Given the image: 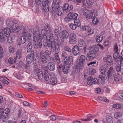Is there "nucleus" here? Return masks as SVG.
Segmentation results:
<instances>
[{"mask_svg": "<svg viewBox=\"0 0 123 123\" xmlns=\"http://www.w3.org/2000/svg\"><path fill=\"white\" fill-rule=\"evenodd\" d=\"M90 50L87 53L88 56L86 59L90 60L94 59L98 56L97 52L98 51V49L96 47H91Z\"/></svg>", "mask_w": 123, "mask_h": 123, "instance_id": "f257e3e1", "label": "nucleus"}, {"mask_svg": "<svg viewBox=\"0 0 123 123\" xmlns=\"http://www.w3.org/2000/svg\"><path fill=\"white\" fill-rule=\"evenodd\" d=\"M57 41L58 42V40L55 38L54 39V41H52L50 43H47V44L49 47H51L52 51L59 52L60 49L59 45L56 43Z\"/></svg>", "mask_w": 123, "mask_h": 123, "instance_id": "f03ea898", "label": "nucleus"}, {"mask_svg": "<svg viewBox=\"0 0 123 123\" xmlns=\"http://www.w3.org/2000/svg\"><path fill=\"white\" fill-rule=\"evenodd\" d=\"M42 1L43 9L45 12H48L49 9V7L51 4V0H40Z\"/></svg>", "mask_w": 123, "mask_h": 123, "instance_id": "7ed1b4c3", "label": "nucleus"}, {"mask_svg": "<svg viewBox=\"0 0 123 123\" xmlns=\"http://www.w3.org/2000/svg\"><path fill=\"white\" fill-rule=\"evenodd\" d=\"M83 15L89 18H93L96 16L95 12H90L87 9L83 10Z\"/></svg>", "mask_w": 123, "mask_h": 123, "instance_id": "20e7f679", "label": "nucleus"}, {"mask_svg": "<svg viewBox=\"0 0 123 123\" xmlns=\"http://www.w3.org/2000/svg\"><path fill=\"white\" fill-rule=\"evenodd\" d=\"M116 74L115 70L112 67H111L109 69L107 72V77L109 81L113 80L114 75Z\"/></svg>", "mask_w": 123, "mask_h": 123, "instance_id": "39448f33", "label": "nucleus"}, {"mask_svg": "<svg viewBox=\"0 0 123 123\" xmlns=\"http://www.w3.org/2000/svg\"><path fill=\"white\" fill-rule=\"evenodd\" d=\"M62 62L65 66L68 65H69L68 67L71 66L73 63L72 56H70L64 58L62 60Z\"/></svg>", "mask_w": 123, "mask_h": 123, "instance_id": "423d86ee", "label": "nucleus"}, {"mask_svg": "<svg viewBox=\"0 0 123 123\" xmlns=\"http://www.w3.org/2000/svg\"><path fill=\"white\" fill-rule=\"evenodd\" d=\"M3 31L5 36L7 38V41L8 43L10 44L12 43L13 41L12 37L10 36V33L9 29L8 28H5L3 30Z\"/></svg>", "mask_w": 123, "mask_h": 123, "instance_id": "0eeeda50", "label": "nucleus"}, {"mask_svg": "<svg viewBox=\"0 0 123 123\" xmlns=\"http://www.w3.org/2000/svg\"><path fill=\"white\" fill-rule=\"evenodd\" d=\"M40 56L41 60L43 63H46L48 62V59L45 55L44 52L42 50L40 51Z\"/></svg>", "mask_w": 123, "mask_h": 123, "instance_id": "6e6552de", "label": "nucleus"}, {"mask_svg": "<svg viewBox=\"0 0 123 123\" xmlns=\"http://www.w3.org/2000/svg\"><path fill=\"white\" fill-rule=\"evenodd\" d=\"M68 32L65 30H63L60 36V38L61 42H64L65 39H67L69 37Z\"/></svg>", "mask_w": 123, "mask_h": 123, "instance_id": "1a4fd4ad", "label": "nucleus"}, {"mask_svg": "<svg viewBox=\"0 0 123 123\" xmlns=\"http://www.w3.org/2000/svg\"><path fill=\"white\" fill-rule=\"evenodd\" d=\"M104 61L107 63V65H112L113 64L112 57L110 55H108L105 57L103 59Z\"/></svg>", "mask_w": 123, "mask_h": 123, "instance_id": "9d476101", "label": "nucleus"}, {"mask_svg": "<svg viewBox=\"0 0 123 123\" xmlns=\"http://www.w3.org/2000/svg\"><path fill=\"white\" fill-rule=\"evenodd\" d=\"M77 40V37L75 34L73 33L71 34L69 37V42L71 44L74 43Z\"/></svg>", "mask_w": 123, "mask_h": 123, "instance_id": "9b49d317", "label": "nucleus"}, {"mask_svg": "<svg viewBox=\"0 0 123 123\" xmlns=\"http://www.w3.org/2000/svg\"><path fill=\"white\" fill-rule=\"evenodd\" d=\"M52 10L53 11L56 12L58 16L62 15L63 10L62 7L61 6L59 7L53 9Z\"/></svg>", "mask_w": 123, "mask_h": 123, "instance_id": "f8f14e48", "label": "nucleus"}, {"mask_svg": "<svg viewBox=\"0 0 123 123\" xmlns=\"http://www.w3.org/2000/svg\"><path fill=\"white\" fill-rule=\"evenodd\" d=\"M85 59V57L84 55H81L80 58L79 62V65L80 66H81V69L83 68H84V65L86 64Z\"/></svg>", "mask_w": 123, "mask_h": 123, "instance_id": "ddd939ff", "label": "nucleus"}, {"mask_svg": "<svg viewBox=\"0 0 123 123\" xmlns=\"http://www.w3.org/2000/svg\"><path fill=\"white\" fill-rule=\"evenodd\" d=\"M80 48H79V47L75 45L73 47L72 51L73 54L74 55H77L79 53L81 49Z\"/></svg>", "mask_w": 123, "mask_h": 123, "instance_id": "4468645a", "label": "nucleus"}, {"mask_svg": "<svg viewBox=\"0 0 123 123\" xmlns=\"http://www.w3.org/2000/svg\"><path fill=\"white\" fill-rule=\"evenodd\" d=\"M113 56L115 61L117 62H118L120 59V56L118 52H114L113 54Z\"/></svg>", "mask_w": 123, "mask_h": 123, "instance_id": "2eb2a0df", "label": "nucleus"}, {"mask_svg": "<svg viewBox=\"0 0 123 123\" xmlns=\"http://www.w3.org/2000/svg\"><path fill=\"white\" fill-rule=\"evenodd\" d=\"M47 67L49 70L51 71H53L55 68V64L53 62H49L47 65Z\"/></svg>", "mask_w": 123, "mask_h": 123, "instance_id": "dca6fc26", "label": "nucleus"}, {"mask_svg": "<svg viewBox=\"0 0 123 123\" xmlns=\"http://www.w3.org/2000/svg\"><path fill=\"white\" fill-rule=\"evenodd\" d=\"M60 2V0H54L51 6L52 9L59 7Z\"/></svg>", "mask_w": 123, "mask_h": 123, "instance_id": "f3484780", "label": "nucleus"}, {"mask_svg": "<svg viewBox=\"0 0 123 123\" xmlns=\"http://www.w3.org/2000/svg\"><path fill=\"white\" fill-rule=\"evenodd\" d=\"M62 7L63 10H66V12H68L72 9L73 8V6L71 5L69 6L68 4L66 3L64 4Z\"/></svg>", "mask_w": 123, "mask_h": 123, "instance_id": "a211bd4d", "label": "nucleus"}, {"mask_svg": "<svg viewBox=\"0 0 123 123\" xmlns=\"http://www.w3.org/2000/svg\"><path fill=\"white\" fill-rule=\"evenodd\" d=\"M8 28H8L10 31V32L12 33L14 32V31H16V29L17 27L16 26L14 27V25H13L11 23H8Z\"/></svg>", "mask_w": 123, "mask_h": 123, "instance_id": "6ab92c4d", "label": "nucleus"}, {"mask_svg": "<svg viewBox=\"0 0 123 123\" xmlns=\"http://www.w3.org/2000/svg\"><path fill=\"white\" fill-rule=\"evenodd\" d=\"M108 68V66L107 64H105L101 66L99 69L101 73L102 74H104Z\"/></svg>", "mask_w": 123, "mask_h": 123, "instance_id": "aec40b11", "label": "nucleus"}, {"mask_svg": "<svg viewBox=\"0 0 123 123\" xmlns=\"http://www.w3.org/2000/svg\"><path fill=\"white\" fill-rule=\"evenodd\" d=\"M5 38L4 33L2 32H0V43L1 44L4 43L5 41Z\"/></svg>", "mask_w": 123, "mask_h": 123, "instance_id": "412c9836", "label": "nucleus"}, {"mask_svg": "<svg viewBox=\"0 0 123 123\" xmlns=\"http://www.w3.org/2000/svg\"><path fill=\"white\" fill-rule=\"evenodd\" d=\"M93 79L92 76L89 77L87 79V82L88 84L90 86L92 85L93 84Z\"/></svg>", "mask_w": 123, "mask_h": 123, "instance_id": "4be33fe9", "label": "nucleus"}, {"mask_svg": "<svg viewBox=\"0 0 123 123\" xmlns=\"http://www.w3.org/2000/svg\"><path fill=\"white\" fill-rule=\"evenodd\" d=\"M32 46V42L30 41L27 46V50L28 52H29L31 51Z\"/></svg>", "mask_w": 123, "mask_h": 123, "instance_id": "5701e85b", "label": "nucleus"}, {"mask_svg": "<svg viewBox=\"0 0 123 123\" xmlns=\"http://www.w3.org/2000/svg\"><path fill=\"white\" fill-rule=\"evenodd\" d=\"M78 44L79 47H82L85 45V43L83 39H80L78 40Z\"/></svg>", "mask_w": 123, "mask_h": 123, "instance_id": "b1692460", "label": "nucleus"}, {"mask_svg": "<svg viewBox=\"0 0 123 123\" xmlns=\"http://www.w3.org/2000/svg\"><path fill=\"white\" fill-rule=\"evenodd\" d=\"M53 36V33H51L49 36H48L47 35L46 36V37H45L44 38H45V39L47 40V41L49 42L51 41L52 38L53 39H55V38H54L53 37H52Z\"/></svg>", "mask_w": 123, "mask_h": 123, "instance_id": "393cba45", "label": "nucleus"}, {"mask_svg": "<svg viewBox=\"0 0 123 123\" xmlns=\"http://www.w3.org/2000/svg\"><path fill=\"white\" fill-rule=\"evenodd\" d=\"M114 81L116 82H117L120 80V77L119 74H116L114 76Z\"/></svg>", "mask_w": 123, "mask_h": 123, "instance_id": "a878e982", "label": "nucleus"}, {"mask_svg": "<svg viewBox=\"0 0 123 123\" xmlns=\"http://www.w3.org/2000/svg\"><path fill=\"white\" fill-rule=\"evenodd\" d=\"M103 37L100 35H98L96 36V41L98 43L101 42L103 40Z\"/></svg>", "mask_w": 123, "mask_h": 123, "instance_id": "bb28decb", "label": "nucleus"}, {"mask_svg": "<svg viewBox=\"0 0 123 123\" xmlns=\"http://www.w3.org/2000/svg\"><path fill=\"white\" fill-rule=\"evenodd\" d=\"M37 74L38 77L40 80H41L43 78V74L41 70L40 69H38L37 72Z\"/></svg>", "mask_w": 123, "mask_h": 123, "instance_id": "cd10ccee", "label": "nucleus"}, {"mask_svg": "<svg viewBox=\"0 0 123 123\" xmlns=\"http://www.w3.org/2000/svg\"><path fill=\"white\" fill-rule=\"evenodd\" d=\"M123 64V63L120 62V65L118 64L116 66V68L117 71L118 72H122V64Z\"/></svg>", "mask_w": 123, "mask_h": 123, "instance_id": "c85d7f7f", "label": "nucleus"}, {"mask_svg": "<svg viewBox=\"0 0 123 123\" xmlns=\"http://www.w3.org/2000/svg\"><path fill=\"white\" fill-rule=\"evenodd\" d=\"M50 83L52 85H54L57 83L56 80L55 78L52 77L49 79Z\"/></svg>", "mask_w": 123, "mask_h": 123, "instance_id": "c756f323", "label": "nucleus"}, {"mask_svg": "<svg viewBox=\"0 0 123 123\" xmlns=\"http://www.w3.org/2000/svg\"><path fill=\"white\" fill-rule=\"evenodd\" d=\"M41 35L44 38L46 37L47 34H48L46 31L45 29H42L41 31Z\"/></svg>", "mask_w": 123, "mask_h": 123, "instance_id": "7c9ffc66", "label": "nucleus"}, {"mask_svg": "<svg viewBox=\"0 0 123 123\" xmlns=\"http://www.w3.org/2000/svg\"><path fill=\"white\" fill-rule=\"evenodd\" d=\"M81 66H80L78 64H76L75 65V68L74 70L75 72L76 73H79L80 72V69L82 70L83 68H80Z\"/></svg>", "mask_w": 123, "mask_h": 123, "instance_id": "2f4dec72", "label": "nucleus"}, {"mask_svg": "<svg viewBox=\"0 0 123 123\" xmlns=\"http://www.w3.org/2000/svg\"><path fill=\"white\" fill-rule=\"evenodd\" d=\"M83 30L84 31H86L87 33L88 34V32L91 30V28L88 26H83L82 27Z\"/></svg>", "mask_w": 123, "mask_h": 123, "instance_id": "473e14b6", "label": "nucleus"}, {"mask_svg": "<svg viewBox=\"0 0 123 123\" xmlns=\"http://www.w3.org/2000/svg\"><path fill=\"white\" fill-rule=\"evenodd\" d=\"M24 67L25 69V72L28 73L29 71L30 70V65L28 64H26L24 65Z\"/></svg>", "mask_w": 123, "mask_h": 123, "instance_id": "72a5a7b5", "label": "nucleus"}, {"mask_svg": "<svg viewBox=\"0 0 123 123\" xmlns=\"http://www.w3.org/2000/svg\"><path fill=\"white\" fill-rule=\"evenodd\" d=\"M21 52L20 50H17L16 52V56L15 57L16 59H20L21 56Z\"/></svg>", "mask_w": 123, "mask_h": 123, "instance_id": "f704fd0d", "label": "nucleus"}, {"mask_svg": "<svg viewBox=\"0 0 123 123\" xmlns=\"http://www.w3.org/2000/svg\"><path fill=\"white\" fill-rule=\"evenodd\" d=\"M55 59L56 62L58 63L60 62V59L59 55L58 54V52L55 53Z\"/></svg>", "mask_w": 123, "mask_h": 123, "instance_id": "c9c22d12", "label": "nucleus"}, {"mask_svg": "<svg viewBox=\"0 0 123 123\" xmlns=\"http://www.w3.org/2000/svg\"><path fill=\"white\" fill-rule=\"evenodd\" d=\"M32 62L34 65L36 66L38 64L39 60L38 58L36 56V57L34 58Z\"/></svg>", "mask_w": 123, "mask_h": 123, "instance_id": "e433bc0d", "label": "nucleus"}, {"mask_svg": "<svg viewBox=\"0 0 123 123\" xmlns=\"http://www.w3.org/2000/svg\"><path fill=\"white\" fill-rule=\"evenodd\" d=\"M52 28L49 26H46L45 27V30L46 31L48 34L52 31Z\"/></svg>", "mask_w": 123, "mask_h": 123, "instance_id": "4c0bfd02", "label": "nucleus"}, {"mask_svg": "<svg viewBox=\"0 0 123 123\" xmlns=\"http://www.w3.org/2000/svg\"><path fill=\"white\" fill-rule=\"evenodd\" d=\"M16 61V59L15 58L14 59L11 58H10L8 60V62L10 64H13L15 63Z\"/></svg>", "mask_w": 123, "mask_h": 123, "instance_id": "58836bf2", "label": "nucleus"}, {"mask_svg": "<svg viewBox=\"0 0 123 123\" xmlns=\"http://www.w3.org/2000/svg\"><path fill=\"white\" fill-rule=\"evenodd\" d=\"M106 120L110 123H112L113 120L111 116L109 115H107L106 116Z\"/></svg>", "mask_w": 123, "mask_h": 123, "instance_id": "ea45409f", "label": "nucleus"}, {"mask_svg": "<svg viewBox=\"0 0 123 123\" xmlns=\"http://www.w3.org/2000/svg\"><path fill=\"white\" fill-rule=\"evenodd\" d=\"M2 121L3 122H5L7 121L8 119V116L5 115H2L1 117V118Z\"/></svg>", "mask_w": 123, "mask_h": 123, "instance_id": "a19ab883", "label": "nucleus"}, {"mask_svg": "<svg viewBox=\"0 0 123 123\" xmlns=\"http://www.w3.org/2000/svg\"><path fill=\"white\" fill-rule=\"evenodd\" d=\"M42 70L43 71L44 74L48 73V67L47 68L46 66H44L43 65L42 66Z\"/></svg>", "mask_w": 123, "mask_h": 123, "instance_id": "79ce46f5", "label": "nucleus"}, {"mask_svg": "<svg viewBox=\"0 0 123 123\" xmlns=\"http://www.w3.org/2000/svg\"><path fill=\"white\" fill-rule=\"evenodd\" d=\"M26 41V37L22 36L21 37L20 41L21 43L23 44L25 43Z\"/></svg>", "mask_w": 123, "mask_h": 123, "instance_id": "37998d69", "label": "nucleus"}, {"mask_svg": "<svg viewBox=\"0 0 123 123\" xmlns=\"http://www.w3.org/2000/svg\"><path fill=\"white\" fill-rule=\"evenodd\" d=\"M54 33L55 34H53V37H56V36L58 35L60 33V31L59 29H55L53 31Z\"/></svg>", "mask_w": 123, "mask_h": 123, "instance_id": "c03bdc74", "label": "nucleus"}, {"mask_svg": "<svg viewBox=\"0 0 123 123\" xmlns=\"http://www.w3.org/2000/svg\"><path fill=\"white\" fill-rule=\"evenodd\" d=\"M122 116V115L120 112H117L115 115V118L118 119L120 118Z\"/></svg>", "mask_w": 123, "mask_h": 123, "instance_id": "a18cd8bd", "label": "nucleus"}, {"mask_svg": "<svg viewBox=\"0 0 123 123\" xmlns=\"http://www.w3.org/2000/svg\"><path fill=\"white\" fill-rule=\"evenodd\" d=\"M10 110L6 108L3 111V112L2 115H5L8 116V114L9 113Z\"/></svg>", "mask_w": 123, "mask_h": 123, "instance_id": "49530a36", "label": "nucleus"}, {"mask_svg": "<svg viewBox=\"0 0 123 123\" xmlns=\"http://www.w3.org/2000/svg\"><path fill=\"white\" fill-rule=\"evenodd\" d=\"M94 3L93 0H86V3L89 6L92 5Z\"/></svg>", "mask_w": 123, "mask_h": 123, "instance_id": "de8ad7c7", "label": "nucleus"}, {"mask_svg": "<svg viewBox=\"0 0 123 123\" xmlns=\"http://www.w3.org/2000/svg\"><path fill=\"white\" fill-rule=\"evenodd\" d=\"M74 13H70L68 14L69 17L67 18V19L68 20H69V21H70V20H72L73 17V16L74 15Z\"/></svg>", "mask_w": 123, "mask_h": 123, "instance_id": "09e8293b", "label": "nucleus"}, {"mask_svg": "<svg viewBox=\"0 0 123 123\" xmlns=\"http://www.w3.org/2000/svg\"><path fill=\"white\" fill-rule=\"evenodd\" d=\"M63 49L64 50L67 51L68 52H71V50L68 46H64Z\"/></svg>", "mask_w": 123, "mask_h": 123, "instance_id": "8fccbe9b", "label": "nucleus"}, {"mask_svg": "<svg viewBox=\"0 0 123 123\" xmlns=\"http://www.w3.org/2000/svg\"><path fill=\"white\" fill-rule=\"evenodd\" d=\"M113 107L116 109H118L120 108L121 107V106L120 104H116L113 105Z\"/></svg>", "mask_w": 123, "mask_h": 123, "instance_id": "3c124183", "label": "nucleus"}, {"mask_svg": "<svg viewBox=\"0 0 123 123\" xmlns=\"http://www.w3.org/2000/svg\"><path fill=\"white\" fill-rule=\"evenodd\" d=\"M44 76L45 80L46 81H48L49 79V74L48 73L44 74Z\"/></svg>", "mask_w": 123, "mask_h": 123, "instance_id": "603ef678", "label": "nucleus"}, {"mask_svg": "<svg viewBox=\"0 0 123 123\" xmlns=\"http://www.w3.org/2000/svg\"><path fill=\"white\" fill-rule=\"evenodd\" d=\"M33 45H34V46L35 47V46H36L37 45L36 42L37 41V37H36V36H34L33 37Z\"/></svg>", "mask_w": 123, "mask_h": 123, "instance_id": "864d4df0", "label": "nucleus"}, {"mask_svg": "<svg viewBox=\"0 0 123 123\" xmlns=\"http://www.w3.org/2000/svg\"><path fill=\"white\" fill-rule=\"evenodd\" d=\"M69 27L71 29L73 30H75L77 27L75 24H71L69 25Z\"/></svg>", "mask_w": 123, "mask_h": 123, "instance_id": "5fc2aeb1", "label": "nucleus"}, {"mask_svg": "<svg viewBox=\"0 0 123 123\" xmlns=\"http://www.w3.org/2000/svg\"><path fill=\"white\" fill-rule=\"evenodd\" d=\"M22 32L23 36L26 37L27 36V32L26 31L25 29H24L22 31Z\"/></svg>", "mask_w": 123, "mask_h": 123, "instance_id": "6e6d98bb", "label": "nucleus"}, {"mask_svg": "<svg viewBox=\"0 0 123 123\" xmlns=\"http://www.w3.org/2000/svg\"><path fill=\"white\" fill-rule=\"evenodd\" d=\"M36 4L38 6H40L42 3V1L40 0H35Z\"/></svg>", "mask_w": 123, "mask_h": 123, "instance_id": "4d7b16f0", "label": "nucleus"}, {"mask_svg": "<svg viewBox=\"0 0 123 123\" xmlns=\"http://www.w3.org/2000/svg\"><path fill=\"white\" fill-rule=\"evenodd\" d=\"M63 72L64 74H67L68 73V70L66 68H65L64 67L63 70Z\"/></svg>", "mask_w": 123, "mask_h": 123, "instance_id": "13d9d810", "label": "nucleus"}, {"mask_svg": "<svg viewBox=\"0 0 123 123\" xmlns=\"http://www.w3.org/2000/svg\"><path fill=\"white\" fill-rule=\"evenodd\" d=\"M93 84H97L98 85H99V80L97 78H95L94 79H93Z\"/></svg>", "mask_w": 123, "mask_h": 123, "instance_id": "bf43d9fd", "label": "nucleus"}, {"mask_svg": "<svg viewBox=\"0 0 123 123\" xmlns=\"http://www.w3.org/2000/svg\"><path fill=\"white\" fill-rule=\"evenodd\" d=\"M99 77L102 80H105L106 79V78L105 77V75H100L99 76Z\"/></svg>", "mask_w": 123, "mask_h": 123, "instance_id": "052dcab7", "label": "nucleus"}, {"mask_svg": "<svg viewBox=\"0 0 123 123\" xmlns=\"http://www.w3.org/2000/svg\"><path fill=\"white\" fill-rule=\"evenodd\" d=\"M74 24L76 26H77L79 27L80 26V23L79 21H77V20H74Z\"/></svg>", "mask_w": 123, "mask_h": 123, "instance_id": "680f3d73", "label": "nucleus"}, {"mask_svg": "<svg viewBox=\"0 0 123 123\" xmlns=\"http://www.w3.org/2000/svg\"><path fill=\"white\" fill-rule=\"evenodd\" d=\"M89 72L90 74L91 75H93L94 73L96 72V71L94 69H90L89 70Z\"/></svg>", "mask_w": 123, "mask_h": 123, "instance_id": "e2e57ef3", "label": "nucleus"}, {"mask_svg": "<svg viewBox=\"0 0 123 123\" xmlns=\"http://www.w3.org/2000/svg\"><path fill=\"white\" fill-rule=\"evenodd\" d=\"M36 36L37 38V41L38 42L40 40H41V37L40 34H37Z\"/></svg>", "mask_w": 123, "mask_h": 123, "instance_id": "0e129e2a", "label": "nucleus"}, {"mask_svg": "<svg viewBox=\"0 0 123 123\" xmlns=\"http://www.w3.org/2000/svg\"><path fill=\"white\" fill-rule=\"evenodd\" d=\"M27 63L28 64H30L32 62V61L27 56H26V59Z\"/></svg>", "mask_w": 123, "mask_h": 123, "instance_id": "69168bd1", "label": "nucleus"}, {"mask_svg": "<svg viewBox=\"0 0 123 123\" xmlns=\"http://www.w3.org/2000/svg\"><path fill=\"white\" fill-rule=\"evenodd\" d=\"M9 51L10 53H13L14 51V49L12 47L10 46L9 47Z\"/></svg>", "mask_w": 123, "mask_h": 123, "instance_id": "338daca9", "label": "nucleus"}, {"mask_svg": "<svg viewBox=\"0 0 123 123\" xmlns=\"http://www.w3.org/2000/svg\"><path fill=\"white\" fill-rule=\"evenodd\" d=\"M123 61V51H122L121 53L120 56V62H122Z\"/></svg>", "mask_w": 123, "mask_h": 123, "instance_id": "774afa93", "label": "nucleus"}]
</instances>
